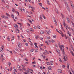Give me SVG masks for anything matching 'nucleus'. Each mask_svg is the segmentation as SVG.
<instances>
[{"mask_svg":"<svg viewBox=\"0 0 74 74\" xmlns=\"http://www.w3.org/2000/svg\"><path fill=\"white\" fill-rule=\"evenodd\" d=\"M63 25H64V27H66V29L67 30V29H69V30L70 29V27H69L68 26L66 25V24H65V22H64V21L63 22Z\"/></svg>","mask_w":74,"mask_h":74,"instance_id":"obj_1","label":"nucleus"},{"mask_svg":"<svg viewBox=\"0 0 74 74\" xmlns=\"http://www.w3.org/2000/svg\"><path fill=\"white\" fill-rule=\"evenodd\" d=\"M63 58L65 61H67V56L66 54L64 56Z\"/></svg>","mask_w":74,"mask_h":74,"instance_id":"obj_2","label":"nucleus"},{"mask_svg":"<svg viewBox=\"0 0 74 74\" xmlns=\"http://www.w3.org/2000/svg\"><path fill=\"white\" fill-rule=\"evenodd\" d=\"M1 17L3 18H4V19H8V17L7 16H5L4 15H2L1 16Z\"/></svg>","mask_w":74,"mask_h":74,"instance_id":"obj_3","label":"nucleus"},{"mask_svg":"<svg viewBox=\"0 0 74 74\" xmlns=\"http://www.w3.org/2000/svg\"><path fill=\"white\" fill-rule=\"evenodd\" d=\"M22 44L20 43V42H18V48H21V47H22Z\"/></svg>","mask_w":74,"mask_h":74,"instance_id":"obj_4","label":"nucleus"},{"mask_svg":"<svg viewBox=\"0 0 74 74\" xmlns=\"http://www.w3.org/2000/svg\"><path fill=\"white\" fill-rule=\"evenodd\" d=\"M60 49L61 50V51H62V52L63 54L64 55V49H63L62 50V47H60Z\"/></svg>","mask_w":74,"mask_h":74,"instance_id":"obj_5","label":"nucleus"},{"mask_svg":"<svg viewBox=\"0 0 74 74\" xmlns=\"http://www.w3.org/2000/svg\"><path fill=\"white\" fill-rule=\"evenodd\" d=\"M57 72L58 73H62V71L61 69H59L57 70Z\"/></svg>","mask_w":74,"mask_h":74,"instance_id":"obj_6","label":"nucleus"},{"mask_svg":"<svg viewBox=\"0 0 74 74\" xmlns=\"http://www.w3.org/2000/svg\"><path fill=\"white\" fill-rule=\"evenodd\" d=\"M61 1H63V0H60ZM65 5H68V4H67V2L66 1V0H63Z\"/></svg>","mask_w":74,"mask_h":74,"instance_id":"obj_7","label":"nucleus"},{"mask_svg":"<svg viewBox=\"0 0 74 74\" xmlns=\"http://www.w3.org/2000/svg\"><path fill=\"white\" fill-rule=\"evenodd\" d=\"M71 7H72L73 8H74V4H73V2H71Z\"/></svg>","mask_w":74,"mask_h":74,"instance_id":"obj_8","label":"nucleus"},{"mask_svg":"<svg viewBox=\"0 0 74 74\" xmlns=\"http://www.w3.org/2000/svg\"><path fill=\"white\" fill-rule=\"evenodd\" d=\"M46 33L48 34H49V33H50V29H48V30L46 31Z\"/></svg>","mask_w":74,"mask_h":74,"instance_id":"obj_9","label":"nucleus"},{"mask_svg":"<svg viewBox=\"0 0 74 74\" xmlns=\"http://www.w3.org/2000/svg\"><path fill=\"white\" fill-rule=\"evenodd\" d=\"M70 47L71 48V49H72L73 51H74V46L73 45L71 44L70 45Z\"/></svg>","mask_w":74,"mask_h":74,"instance_id":"obj_10","label":"nucleus"},{"mask_svg":"<svg viewBox=\"0 0 74 74\" xmlns=\"http://www.w3.org/2000/svg\"><path fill=\"white\" fill-rule=\"evenodd\" d=\"M3 51H4V49L2 47H1L0 48V51L1 52H3Z\"/></svg>","mask_w":74,"mask_h":74,"instance_id":"obj_11","label":"nucleus"},{"mask_svg":"<svg viewBox=\"0 0 74 74\" xmlns=\"http://www.w3.org/2000/svg\"><path fill=\"white\" fill-rule=\"evenodd\" d=\"M34 45L36 46L35 47L36 48H38V46H37V43H35Z\"/></svg>","mask_w":74,"mask_h":74,"instance_id":"obj_12","label":"nucleus"},{"mask_svg":"<svg viewBox=\"0 0 74 74\" xmlns=\"http://www.w3.org/2000/svg\"><path fill=\"white\" fill-rule=\"evenodd\" d=\"M60 34H61V35L62 36V37H64V34H63V32L62 31H60Z\"/></svg>","mask_w":74,"mask_h":74,"instance_id":"obj_13","label":"nucleus"},{"mask_svg":"<svg viewBox=\"0 0 74 74\" xmlns=\"http://www.w3.org/2000/svg\"><path fill=\"white\" fill-rule=\"evenodd\" d=\"M28 7H29V8H32V9L34 10V7H32V5H29Z\"/></svg>","mask_w":74,"mask_h":74,"instance_id":"obj_14","label":"nucleus"},{"mask_svg":"<svg viewBox=\"0 0 74 74\" xmlns=\"http://www.w3.org/2000/svg\"><path fill=\"white\" fill-rule=\"evenodd\" d=\"M61 15L62 16V18L64 20V15L62 13H61Z\"/></svg>","mask_w":74,"mask_h":74,"instance_id":"obj_15","label":"nucleus"},{"mask_svg":"<svg viewBox=\"0 0 74 74\" xmlns=\"http://www.w3.org/2000/svg\"><path fill=\"white\" fill-rule=\"evenodd\" d=\"M14 26L15 27H18V25H17V24H14Z\"/></svg>","mask_w":74,"mask_h":74,"instance_id":"obj_16","label":"nucleus"},{"mask_svg":"<svg viewBox=\"0 0 74 74\" xmlns=\"http://www.w3.org/2000/svg\"><path fill=\"white\" fill-rule=\"evenodd\" d=\"M67 33L69 36H71V34H70V32H69L68 31Z\"/></svg>","mask_w":74,"mask_h":74,"instance_id":"obj_17","label":"nucleus"},{"mask_svg":"<svg viewBox=\"0 0 74 74\" xmlns=\"http://www.w3.org/2000/svg\"><path fill=\"white\" fill-rule=\"evenodd\" d=\"M56 50L57 52H58V53H60V50L59 49H56Z\"/></svg>","mask_w":74,"mask_h":74,"instance_id":"obj_18","label":"nucleus"},{"mask_svg":"<svg viewBox=\"0 0 74 74\" xmlns=\"http://www.w3.org/2000/svg\"><path fill=\"white\" fill-rule=\"evenodd\" d=\"M47 4L49 5L50 4V3H49V1L48 0H47Z\"/></svg>","mask_w":74,"mask_h":74,"instance_id":"obj_19","label":"nucleus"},{"mask_svg":"<svg viewBox=\"0 0 74 74\" xmlns=\"http://www.w3.org/2000/svg\"><path fill=\"white\" fill-rule=\"evenodd\" d=\"M15 39V38L14 36H12V38L11 41H12V40H14Z\"/></svg>","mask_w":74,"mask_h":74,"instance_id":"obj_20","label":"nucleus"},{"mask_svg":"<svg viewBox=\"0 0 74 74\" xmlns=\"http://www.w3.org/2000/svg\"><path fill=\"white\" fill-rule=\"evenodd\" d=\"M70 51L71 53V54L72 55L74 56V53H73V52L71 51Z\"/></svg>","mask_w":74,"mask_h":74,"instance_id":"obj_21","label":"nucleus"},{"mask_svg":"<svg viewBox=\"0 0 74 74\" xmlns=\"http://www.w3.org/2000/svg\"><path fill=\"white\" fill-rule=\"evenodd\" d=\"M70 65V64H69V63H68L67 64V68L68 69H69V66Z\"/></svg>","mask_w":74,"mask_h":74,"instance_id":"obj_22","label":"nucleus"},{"mask_svg":"<svg viewBox=\"0 0 74 74\" xmlns=\"http://www.w3.org/2000/svg\"><path fill=\"white\" fill-rule=\"evenodd\" d=\"M17 37H18V41H19L20 38V36H19V35H17Z\"/></svg>","mask_w":74,"mask_h":74,"instance_id":"obj_23","label":"nucleus"},{"mask_svg":"<svg viewBox=\"0 0 74 74\" xmlns=\"http://www.w3.org/2000/svg\"><path fill=\"white\" fill-rule=\"evenodd\" d=\"M33 27L35 29H37V27L35 25H33Z\"/></svg>","mask_w":74,"mask_h":74,"instance_id":"obj_24","label":"nucleus"},{"mask_svg":"<svg viewBox=\"0 0 74 74\" xmlns=\"http://www.w3.org/2000/svg\"><path fill=\"white\" fill-rule=\"evenodd\" d=\"M50 64H51V65H53V62L52 61L50 62Z\"/></svg>","mask_w":74,"mask_h":74,"instance_id":"obj_25","label":"nucleus"},{"mask_svg":"<svg viewBox=\"0 0 74 74\" xmlns=\"http://www.w3.org/2000/svg\"><path fill=\"white\" fill-rule=\"evenodd\" d=\"M12 11H13V12H16V11L15 10V9L14 8H12Z\"/></svg>","mask_w":74,"mask_h":74,"instance_id":"obj_26","label":"nucleus"},{"mask_svg":"<svg viewBox=\"0 0 74 74\" xmlns=\"http://www.w3.org/2000/svg\"><path fill=\"white\" fill-rule=\"evenodd\" d=\"M42 17L45 19H47V18H46V17H45L44 16V14H42Z\"/></svg>","mask_w":74,"mask_h":74,"instance_id":"obj_27","label":"nucleus"},{"mask_svg":"<svg viewBox=\"0 0 74 74\" xmlns=\"http://www.w3.org/2000/svg\"><path fill=\"white\" fill-rule=\"evenodd\" d=\"M61 29L62 30H63V31L64 32H65V31H64V29H63V27H62V26H61Z\"/></svg>","mask_w":74,"mask_h":74,"instance_id":"obj_28","label":"nucleus"},{"mask_svg":"<svg viewBox=\"0 0 74 74\" xmlns=\"http://www.w3.org/2000/svg\"><path fill=\"white\" fill-rule=\"evenodd\" d=\"M28 21H29V22H30V23H31V24H32V21H31L29 19H28Z\"/></svg>","mask_w":74,"mask_h":74,"instance_id":"obj_29","label":"nucleus"},{"mask_svg":"<svg viewBox=\"0 0 74 74\" xmlns=\"http://www.w3.org/2000/svg\"><path fill=\"white\" fill-rule=\"evenodd\" d=\"M59 60L60 62H62V59L61 58H59Z\"/></svg>","mask_w":74,"mask_h":74,"instance_id":"obj_30","label":"nucleus"},{"mask_svg":"<svg viewBox=\"0 0 74 74\" xmlns=\"http://www.w3.org/2000/svg\"><path fill=\"white\" fill-rule=\"evenodd\" d=\"M54 21L56 25H57V22H56V20H55V19H54Z\"/></svg>","mask_w":74,"mask_h":74,"instance_id":"obj_31","label":"nucleus"},{"mask_svg":"<svg viewBox=\"0 0 74 74\" xmlns=\"http://www.w3.org/2000/svg\"><path fill=\"white\" fill-rule=\"evenodd\" d=\"M37 28L38 29H40V27L39 25L37 26Z\"/></svg>","mask_w":74,"mask_h":74,"instance_id":"obj_32","label":"nucleus"},{"mask_svg":"<svg viewBox=\"0 0 74 74\" xmlns=\"http://www.w3.org/2000/svg\"><path fill=\"white\" fill-rule=\"evenodd\" d=\"M7 40L8 41H10V38H9V37H8V38H7Z\"/></svg>","mask_w":74,"mask_h":74,"instance_id":"obj_33","label":"nucleus"},{"mask_svg":"<svg viewBox=\"0 0 74 74\" xmlns=\"http://www.w3.org/2000/svg\"><path fill=\"white\" fill-rule=\"evenodd\" d=\"M40 34H44V32L43 31H41L40 32Z\"/></svg>","mask_w":74,"mask_h":74,"instance_id":"obj_34","label":"nucleus"},{"mask_svg":"<svg viewBox=\"0 0 74 74\" xmlns=\"http://www.w3.org/2000/svg\"><path fill=\"white\" fill-rule=\"evenodd\" d=\"M39 4L41 7H42V3H39Z\"/></svg>","mask_w":74,"mask_h":74,"instance_id":"obj_35","label":"nucleus"},{"mask_svg":"<svg viewBox=\"0 0 74 74\" xmlns=\"http://www.w3.org/2000/svg\"><path fill=\"white\" fill-rule=\"evenodd\" d=\"M56 12L57 14H59V12H58V10H56Z\"/></svg>","mask_w":74,"mask_h":74,"instance_id":"obj_36","label":"nucleus"},{"mask_svg":"<svg viewBox=\"0 0 74 74\" xmlns=\"http://www.w3.org/2000/svg\"><path fill=\"white\" fill-rule=\"evenodd\" d=\"M30 40H31L30 38H29V42H31V43H32V41H30Z\"/></svg>","mask_w":74,"mask_h":74,"instance_id":"obj_37","label":"nucleus"},{"mask_svg":"<svg viewBox=\"0 0 74 74\" xmlns=\"http://www.w3.org/2000/svg\"><path fill=\"white\" fill-rule=\"evenodd\" d=\"M60 47L61 48H64V46L61 45Z\"/></svg>","mask_w":74,"mask_h":74,"instance_id":"obj_38","label":"nucleus"},{"mask_svg":"<svg viewBox=\"0 0 74 74\" xmlns=\"http://www.w3.org/2000/svg\"><path fill=\"white\" fill-rule=\"evenodd\" d=\"M48 69L49 70H52V69H51V66H50L48 67Z\"/></svg>","mask_w":74,"mask_h":74,"instance_id":"obj_39","label":"nucleus"},{"mask_svg":"<svg viewBox=\"0 0 74 74\" xmlns=\"http://www.w3.org/2000/svg\"><path fill=\"white\" fill-rule=\"evenodd\" d=\"M21 66L22 67V69H24V67H25V66L24 65H21Z\"/></svg>","mask_w":74,"mask_h":74,"instance_id":"obj_40","label":"nucleus"},{"mask_svg":"<svg viewBox=\"0 0 74 74\" xmlns=\"http://www.w3.org/2000/svg\"><path fill=\"white\" fill-rule=\"evenodd\" d=\"M35 51L36 52H38V50L37 49L35 50Z\"/></svg>","mask_w":74,"mask_h":74,"instance_id":"obj_41","label":"nucleus"},{"mask_svg":"<svg viewBox=\"0 0 74 74\" xmlns=\"http://www.w3.org/2000/svg\"><path fill=\"white\" fill-rule=\"evenodd\" d=\"M25 45H26V46H28V43H25Z\"/></svg>","mask_w":74,"mask_h":74,"instance_id":"obj_42","label":"nucleus"},{"mask_svg":"<svg viewBox=\"0 0 74 74\" xmlns=\"http://www.w3.org/2000/svg\"><path fill=\"white\" fill-rule=\"evenodd\" d=\"M20 55L21 56V57H23V55L21 54H20Z\"/></svg>","mask_w":74,"mask_h":74,"instance_id":"obj_43","label":"nucleus"},{"mask_svg":"<svg viewBox=\"0 0 74 74\" xmlns=\"http://www.w3.org/2000/svg\"><path fill=\"white\" fill-rule=\"evenodd\" d=\"M67 10L69 11H70V8L69 7L67 8Z\"/></svg>","mask_w":74,"mask_h":74,"instance_id":"obj_44","label":"nucleus"},{"mask_svg":"<svg viewBox=\"0 0 74 74\" xmlns=\"http://www.w3.org/2000/svg\"><path fill=\"white\" fill-rule=\"evenodd\" d=\"M11 16L13 18H14V15L13 14H12Z\"/></svg>","mask_w":74,"mask_h":74,"instance_id":"obj_45","label":"nucleus"},{"mask_svg":"<svg viewBox=\"0 0 74 74\" xmlns=\"http://www.w3.org/2000/svg\"><path fill=\"white\" fill-rule=\"evenodd\" d=\"M34 51V49H32L31 50V52H33Z\"/></svg>","mask_w":74,"mask_h":74,"instance_id":"obj_46","label":"nucleus"},{"mask_svg":"<svg viewBox=\"0 0 74 74\" xmlns=\"http://www.w3.org/2000/svg\"><path fill=\"white\" fill-rule=\"evenodd\" d=\"M47 65H50V64H49V62H47Z\"/></svg>","mask_w":74,"mask_h":74,"instance_id":"obj_47","label":"nucleus"},{"mask_svg":"<svg viewBox=\"0 0 74 74\" xmlns=\"http://www.w3.org/2000/svg\"><path fill=\"white\" fill-rule=\"evenodd\" d=\"M6 14L7 16H10V15L8 14V13H6Z\"/></svg>","mask_w":74,"mask_h":74,"instance_id":"obj_48","label":"nucleus"},{"mask_svg":"<svg viewBox=\"0 0 74 74\" xmlns=\"http://www.w3.org/2000/svg\"><path fill=\"white\" fill-rule=\"evenodd\" d=\"M16 14H17L18 15H19V12L18 11H16Z\"/></svg>","mask_w":74,"mask_h":74,"instance_id":"obj_49","label":"nucleus"},{"mask_svg":"<svg viewBox=\"0 0 74 74\" xmlns=\"http://www.w3.org/2000/svg\"><path fill=\"white\" fill-rule=\"evenodd\" d=\"M17 67L18 68V69H20V66L18 65L17 66Z\"/></svg>","mask_w":74,"mask_h":74,"instance_id":"obj_50","label":"nucleus"},{"mask_svg":"<svg viewBox=\"0 0 74 74\" xmlns=\"http://www.w3.org/2000/svg\"><path fill=\"white\" fill-rule=\"evenodd\" d=\"M38 36H37L36 35L35 36V38H36V39H37L38 38Z\"/></svg>","mask_w":74,"mask_h":74,"instance_id":"obj_51","label":"nucleus"},{"mask_svg":"<svg viewBox=\"0 0 74 74\" xmlns=\"http://www.w3.org/2000/svg\"><path fill=\"white\" fill-rule=\"evenodd\" d=\"M51 42H52V43H54V42H55V41L53 40H51Z\"/></svg>","mask_w":74,"mask_h":74,"instance_id":"obj_52","label":"nucleus"},{"mask_svg":"<svg viewBox=\"0 0 74 74\" xmlns=\"http://www.w3.org/2000/svg\"><path fill=\"white\" fill-rule=\"evenodd\" d=\"M62 67L63 68H65V67H66V66H65V65H63Z\"/></svg>","mask_w":74,"mask_h":74,"instance_id":"obj_53","label":"nucleus"},{"mask_svg":"<svg viewBox=\"0 0 74 74\" xmlns=\"http://www.w3.org/2000/svg\"><path fill=\"white\" fill-rule=\"evenodd\" d=\"M13 52L14 53H16V52L15 51V50H13Z\"/></svg>","mask_w":74,"mask_h":74,"instance_id":"obj_54","label":"nucleus"},{"mask_svg":"<svg viewBox=\"0 0 74 74\" xmlns=\"http://www.w3.org/2000/svg\"><path fill=\"white\" fill-rule=\"evenodd\" d=\"M53 38H56V36L55 35H54L53 36Z\"/></svg>","mask_w":74,"mask_h":74,"instance_id":"obj_55","label":"nucleus"},{"mask_svg":"<svg viewBox=\"0 0 74 74\" xmlns=\"http://www.w3.org/2000/svg\"><path fill=\"white\" fill-rule=\"evenodd\" d=\"M71 23H72V25H73V27H74V23H73V22H71Z\"/></svg>","mask_w":74,"mask_h":74,"instance_id":"obj_56","label":"nucleus"},{"mask_svg":"<svg viewBox=\"0 0 74 74\" xmlns=\"http://www.w3.org/2000/svg\"><path fill=\"white\" fill-rule=\"evenodd\" d=\"M64 36H65V38L66 39H67V36H66V35H65Z\"/></svg>","mask_w":74,"mask_h":74,"instance_id":"obj_57","label":"nucleus"},{"mask_svg":"<svg viewBox=\"0 0 74 74\" xmlns=\"http://www.w3.org/2000/svg\"><path fill=\"white\" fill-rule=\"evenodd\" d=\"M45 42L48 45H49V44H48V41H46Z\"/></svg>","mask_w":74,"mask_h":74,"instance_id":"obj_58","label":"nucleus"},{"mask_svg":"<svg viewBox=\"0 0 74 74\" xmlns=\"http://www.w3.org/2000/svg\"><path fill=\"white\" fill-rule=\"evenodd\" d=\"M36 62H32V64H36Z\"/></svg>","mask_w":74,"mask_h":74,"instance_id":"obj_59","label":"nucleus"},{"mask_svg":"<svg viewBox=\"0 0 74 74\" xmlns=\"http://www.w3.org/2000/svg\"><path fill=\"white\" fill-rule=\"evenodd\" d=\"M14 72H17V70L16 69H14Z\"/></svg>","mask_w":74,"mask_h":74,"instance_id":"obj_60","label":"nucleus"},{"mask_svg":"<svg viewBox=\"0 0 74 74\" xmlns=\"http://www.w3.org/2000/svg\"><path fill=\"white\" fill-rule=\"evenodd\" d=\"M14 49L15 50V51H18V49L15 48Z\"/></svg>","mask_w":74,"mask_h":74,"instance_id":"obj_61","label":"nucleus"},{"mask_svg":"<svg viewBox=\"0 0 74 74\" xmlns=\"http://www.w3.org/2000/svg\"><path fill=\"white\" fill-rule=\"evenodd\" d=\"M2 2H3V3H5V1H4V0H1Z\"/></svg>","mask_w":74,"mask_h":74,"instance_id":"obj_62","label":"nucleus"},{"mask_svg":"<svg viewBox=\"0 0 74 74\" xmlns=\"http://www.w3.org/2000/svg\"><path fill=\"white\" fill-rule=\"evenodd\" d=\"M8 64L9 65V66H10V65H11V63L8 62Z\"/></svg>","mask_w":74,"mask_h":74,"instance_id":"obj_63","label":"nucleus"},{"mask_svg":"<svg viewBox=\"0 0 74 74\" xmlns=\"http://www.w3.org/2000/svg\"><path fill=\"white\" fill-rule=\"evenodd\" d=\"M71 71H72V73H73V74H74V71H73V69L71 70Z\"/></svg>","mask_w":74,"mask_h":74,"instance_id":"obj_64","label":"nucleus"}]
</instances>
